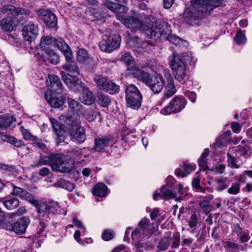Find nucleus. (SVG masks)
I'll use <instances>...</instances> for the list:
<instances>
[{
    "mask_svg": "<svg viewBox=\"0 0 252 252\" xmlns=\"http://www.w3.org/2000/svg\"><path fill=\"white\" fill-rule=\"evenodd\" d=\"M191 6L184 13L185 21L195 25L213 9L211 0H191Z\"/></svg>",
    "mask_w": 252,
    "mask_h": 252,
    "instance_id": "f257e3e1",
    "label": "nucleus"
},
{
    "mask_svg": "<svg viewBox=\"0 0 252 252\" xmlns=\"http://www.w3.org/2000/svg\"><path fill=\"white\" fill-rule=\"evenodd\" d=\"M128 10V7L118 2L116 12V18L125 26L130 29L132 32H136L145 28L144 23L137 17L123 15Z\"/></svg>",
    "mask_w": 252,
    "mask_h": 252,
    "instance_id": "f03ea898",
    "label": "nucleus"
},
{
    "mask_svg": "<svg viewBox=\"0 0 252 252\" xmlns=\"http://www.w3.org/2000/svg\"><path fill=\"white\" fill-rule=\"evenodd\" d=\"M189 57L191 58V55L187 53L180 54L173 53L170 60V65L173 74L175 79L180 82L183 81L187 75L186 61Z\"/></svg>",
    "mask_w": 252,
    "mask_h": 252,
    "instance_id": "7ed1b4c3",
    "label": "nucleus"
},
{
    "mask_svg": "<svg viewBox=\"0 0 252 252\" xmlns=\"http://www.w3.org/2000/svg\"><path fill=\"white\" fill-rule=\"evenodd\" d=\"M144 26L143 30L138 31H145L147 35L155 40H164L171 33L170 26L168 23L161 20L156 21L155 25L150 28L145 25Z\"/></svg>",
    "mask_w": 252,
    "mask_h": 252,
    "instance_id": "20e7f679",
    "label": "nucleus"
},
{
    "mask_svg": "<svg viewBox=\"0 0 252 252\" xmlns=\"http://www.w3.org/2000/svg\"><path fill=\"white\" fill-rule=\"evenodd\" d=\"M142 95L134 85L129 84L126 88V99L128 107L138 110L141 106Z\"/></svg>",
    "mask_w": 252,
    "mask_h": 252,
    "instance_id": "39448f33",
    "label": "nucleus"
},
{
    "mask_svg": "<svg viewBox=\"0 0 252 252\" xmlns=\"http://www.w3.org/2000/svg\"><path fill=\"white\" fill-rule=\"evenodd\" d=\"M30 222L31 220L28 217H23L15 222L6 220L3 227L7 230L14 232L17 235H22L26 233Z\"/></svg>",
    "mask_w": 252,
    "mask_h": 252,
    "instance_id": "423d86ee",
    "label": "nucleus"
},
{
    "mask_svg": "<svg viewBox=\"0 0 252 252\" xmlns=\"http://www.w3.org/2000/svg\"><path fill=\"white\" fill-rule=\"evenodd\" d=\"M67 156L62 154H51L50 166L53 171L62 173L69 172L71 167L66 165Z\"/></svg>",
    "mask_w": 252,
    "mask_h": 252,
    "instance_id": "0eeeda50",
    "label": "nucleus"
},
{
    "mask_svg": "<svg viewBox=\"0 0 252 252\" xmlns=\"http://www.w3.org/2000/svg\"><path fill=\"white\" fill-rule=\"evenodd\" d=\"M39 218L37 235L39 236L44 232L50 220V212L48 209L46 203H41L36 207Z\"/></svg>",
    "mask_w": 252,
    "mask_h": 252,
    "instance_id": "6e6552de",
    "label": "nucleus"
},
{
    "mask_svg": "<svg viewBox=\"0 0 252 252\" xmlns=\"http://www.w3.org/2000/svg\"><path fill=\"white\" fill-rule=\"evenodd\" d=\"M144 79L143 83L156 94H159L165 85L164 80L162 76L159 75L151 76L148 74Z\"/></svg>",
    "mask_w": 252,
    "mask_h": 252,
    "instance_id": "1a4fd4ad",
    "label": "nucleus"
},
{
    "mask_svg": "<svg viewBox=\"0 0 252 252\" xmlns=\"http://www.w3.org/2000/svg\"><path fill=\"white\" fill-rule=\"evenodd\" d=\"M186 99L183 96H176L166 105L160 113L163 115H169L172 113H178L181 111L185 106Z\"/></svg>",
    "mask_w": 252,
    "mask_h": 252,
    "instance_id": "9d476101",
    "label": "nucleus"
},
{
    "mask_svg": "<svg viewBox=\"0 0 252 252\" xmlns=\"http://www.w3.org/2000/svg\"><path fill=\"white\" fill-rule=\"evenodd\" d=\"M120 44L119 37L116 35H104L99 43L100 49L103 52H110L118 48Z\"/></svg>",
    "mask_w": 252,
    "mask_h": 252,
    "instance_id": "9b49d317",
    "label": "nucleus"
},
{
    "mask_svg": "<svg viewBox=\"0 0 252 252\" xmlns=\"http://www.w3.org/2000/svg\"><path fill=\"white\" fill-rule=\"evenodd\" d=\"M39 19L43 21L46 26L53 28L57 25L56 16L48 9L40 8L35 10Z\"/></svg>",
    "mask_w": 252,
    "mask_h": 252,
    "instance_id": "f8f14e48",
    "label": "nucleus"
},
{
    "mask_svg": "<svg viewBox=\"0 0 252 252\" xmlns=\"http://www.w3.org/2000/svg\"><path fill=\"white\" fill-rule=\"evenodd\" d=\"M150 227V220L143 218L139 222L138 228L131 233V237L135 241H141L147 238V231Z\"/></svg>",
    "mask_w": 252,
    "mask_h": 252,
    "instance_id": "ddd939ff",
    "label": "nucleus"
},
{
    "mask_svg": "<svg viewBox=\"0 0 252 252\" xmlns=\"http://www.w3.org/2000/svg\"><path fill=\"white\" fill-rule=\"evenodd\" d=\"M22 8L27 11L26 12V13L5 15L6 17L3 18L0 21V27L1 29L6 32H8L14 31L18 24V20L16 19V17L19 15L27 16L30 14V12L28 9L24 8Z\"/></svg>",
    "mask_w": 252,
    "mask_h": 252,
    "instance_id": "4468645a",
    "label": "nucleus"
},
{
    "mask_svg": "<svg viewBox=\"0 0 252 252\" xmlns=\"http://www.w3.org/2000/svg\"><path fill=\"white\" fill-rule=\"evenodd\" d=\"M38 32V25L33 23H29L24 26L22 29V34L24 38L30 43L36 38Z\"/></svg>",
    "mask_w": 252,
    "mask_h": 252,
    "instance_id": "2eb2a0df",
    "label": "nucleus"
},
{
    "mask_svg": "<svg viewBox=\"0 0 252 252\" xmlns=\"http://www.w3.org/2000/svg\"><path fill=\"white\" fill-rule=\"evenodd\" d=\"M113 143V137L108 135L94 139V146L93 149L100 153L106 152L107 148L112 146Z\"/></svg>",
    "mask_w": 252,
    "mask_h": 252,
    "instance_id": "dca6fc26",
    "label": "nucleus"
},
{
    "mask_svg": "<svg viewBox=\"0 0 252 252\" xmlns=\"http://www.w3.org/2000/svg\"><path fill=\"white\" fill-rule=\"evenodd\" d=\"M50 121L51 123L54 134L56 135L57 145H59L60 143L64 140L66 132L64 126L60 124L58 121L54 118H50Z\"/></svg>",
    "mask_w": 252,
    "mask_h": 252,
    "instance_id": "f3484780",
    "label": "nucleus"
},
{
    "mask_svg": "<svg viewBox=\"0 0 252 252\" xmlns=\"http://www.w3.org/2000/svg\"><path fill=\"white\" fill-rule=\"evenodd\" d=\"M62 79L66 85L72 89L79 90L84 87L82 81L75 76L62 74Z\"/></svg>",
    "mask_w": 252,
    "mask_h": 252,
    "instance_id": "a211bd4d",
    "label": "nucleus"
},
{
    "mask_svg": "<svg viewBox=\"0 0 252 252\" xmlns=\"http://www.w3.org/2000/svg\"><path fill=\"white\" fill-rule=\"evenodd\" d=\"M69 133L71 140L76 143H82L86 139L84 128L81 126L76 128H70Z\"/></svg>",
    "mask_w": 252,
    "mask_h": 252,
    "instance_id": "6ab92c4d",
    "label": "nucleus"
},
{
    "mask_svg": "<svg viewBox=\"0 0 252 252\" xmlns=\"http://www.w3.org/2000/svg\"><path fill=\"white\" fill-rule=\"evenodd\" d=\"M50 81L49 89L50 91L57 94H61L63 92V87L59 77L54 74L49 75Z\"/></svg>",
    "mask_w": 252,
    "mask_h": 252,
    "instance_id": "aec40b11",
    "label": "nucleus"
},
{
    "mask_svg": "<svg viewBox=\"0 0 252 252\" xmlns=\"http://www.w3.org/2000/svg\"><path fill=\"white\" fill-rule=\"evenodd\" d=\"M67 94H63L62 96L60 97H55L53 95L45 94V98H46L48 103L53 107L58 108L63 106L65 102Z\"/></svg>",
    "mask_w": 252,
    "mask_h": 252,
    "instance_id": "412c9836",
    "label": "nucleus"
},
{
    "mask_svg": "<svg viewBox=\"0 0 252 252\" xmlns=\"http://www.w3.org/2000/svg\"><path fill=\"white\" fill-rule=\"evenodd\" d=\"M65 63L62 65L63 69L71 73L79 74V68L73 58L72 54H70V55H67V56L65 57Z\"/></svg>",
    "mask_w": 252,
    "mask_h": 252,
    "instance_id": "4be33fe9",
    "label": "nucleus"
},
{
    "mask_svg": "<svg viewBox=\"0 0 252 252\" xmlns=\"http://www.w3.org/2000/svg\"><path fill=\"white\" fill-rule=\"evenodd\" d=\"M27 11L22 7H15L11 4H4L0 8V17L1 15H9L25 14Z\"/></svg>",
    "mask_w": 252,
    "mask_h": 252,
    "instance_id": "5701e85b",
    "label": "nucleus"
},
{
    "mask_svg": "<svg viewBox=\"0 0 252 252\" xmlns=\"http://www.w3.org/2000/svg\"><path fill=\"white\" fill-rule=\"evenodd\" d=\"M61 118L66 125L69 126V129L81 126L80 120L78 116L75 114H73L72 115H62Z\"/></svg>",
    "mask_w": 252,
    "mask_h": 252,
    "instance_id": "b1692460",
    "label": "nucleus"
},
{
    "mask_svg": "<svg viewBox=\"0 0 252 252\" xmlns=\"http://www.w3.org/2000/svg\"><path fill=\"white\" fill-rule=\"evenodd\" d=\"M126 72L127 75L133 76V77L141 80L142 82H144V78L145 76H146L147 75H148L149 74L148 72L142 70L138 67L133 66V65L128 66Z\"/></svg>",
    "mask_w": 252,
    "mask_h": 252,
    "instance_id": "393cba45",
    "label": "nucleus"
},
{
    "mask_svg": "<svg viewBox=\"0 0 252 252\" xmlns=\"http://www.w3.org/2000/svg\"><path fill=\"white\" fill-rule=\"evenodd\" d=\"M99 117V121L102 120L100 112L95 105H92L90 108L86 110L84 113L85 118L89 122H93L97 116Z\"/></svg>",
    "mask_w": 252,
    "mask_h": 252,
    "instance_id": "a878e982",
    "label": "nucleus"
},
{
    "mask_svg": "<svg viewBox=\"0 0 252 252\" xmlns=\"http://www.w3.org/2000/svg\"><path fill=\"white\" fill-rule=\"evenodd\" d=\"M195 169V165L194 164L188 163L184 162L183 165L178 168L175 171V174L178 176L185 177L190 174Z\"/></svg>",
    "mask_w": 252,
    "mask_h": 252,
    "instance_id": "bb28decb",
    "label": "nucleus"
},
{
    "mask_svg": "<svg viewBox=\"0 0 252 252\" xmlns=\"http://www.w3.org/2000/svg\"><path fill=\"white\" fill-rule=\"evenodd\" d=\"M176 194L172 190L167 189L165 187L162 188L159 192H156L154 196L153 199L158 200L160 198H164L165 199L175 198Z\"/></svg>",
    "mask_w": 252,
    "mask_h": 252,
    "instance_id": "cd10ccee",
    "label": "nucleus"
},
{
    "mask_svg": "<svg viewBox=\"0 0 252 252\" xmlns=\"http://www.w3.org/2000/svg\"><path fill=\"white\" fill-rule=\"evenodd\" d=\"M77 61L86 65H92L93 60L90 57L87 51L84 48L79 49L77 52Z\"/></svg>",
    "mask_w": 252,
    "mask_h": 252,
    "instance_id": "c85d7f7f",
    "label": "nucleus"
},
{
    "mask_svg": "<svg viewBox=\"0 0 252 252\" xmlns=\"http://www.w3.org/2000/svg\"><path fill=\"white\" fill-rule=\"evenodd\" d=\"M54 45L58 47L63 53L64 57L67 56V55H70V54H72L70 47L65 42L63 38H56L55 40Z\"/></svg>",
    "mask_w": 252,
    "mask_h": 252,
    "instance_id": "c756f323",
    "label": "nucleus"
},
{
    "mask_svg": "<svg viewBox=\"0 0 252 252\" xmlns=\"http://www.w3.org/2000/svg\"><path fill=\"white\" fill-rule=\"evenodd\" d=\"M82 98L83 103L86 105H91L94 100V97L92 92L86 87H82Z\"/></svg>",
    "mask_w": 252,
    "mask_h": 252,
    "instance_id": "7c9ffc66",
    "label": "nucleus"
},
{
    "mask_svg": "<svg viewBox=\"0 0 252 252\" xmlns=\"http://www.w3.org/2000/svg\"><path fill=\"white\" fill-rule=\"evenodd\" d=\"M107 187L104 183H98L94 187L93 193L96 196L103 197L107 195Z\"/></svg>",
    "mask_w": 252,
    "mask_h": 252,
    "instance_id": "2f4dec72",
    "label": "nucleus"
},
{
    "mask_svg": "<svg viewBox=\"0 0 252 252\" xmlns=\"http://www.w3.org/2000/svg\"><path fill=\"white\" fill-rule=\"evenodd\" d=\"M15 121L13 115L11 114H4L0 116V128L6 129L9 127Z\"/></svg>",
    "mask_w": 252,
    "mask_h": 252,
    "instance_id": "473e14b6",
    "label": "nucleus"
},
{
    "mask_svg": "<svg viewBox=\"0 0 252 252\" xmlns=\"http://www.w3.org/2000/svg\"><path fill=\"white\" fill-rule=\"evenodd\" d=\"M109 79L103 76L102 75H98L96 76L94 78V80L96 87L100 90L105 91Z\"/></svg>",
    "mask_w": 252,
    "mask_h": 252,
    "instance_id": "72a5a7b5",
    "label": "nucleus"
},
{
    "mask_svg": "<svg viewBox=\"0 0 252 252\" xmlns=\"http://www.w3.org/2000/svg\"><path fill=\"white\" fill-rule=\"evenodd\" d=\"M55 186L58 188H61L66 189L69 191H72L75 188V185L73 183L63 178L59 179L55 183Z\"/></svg>",
    "mask_w": 252,
    "mask_h": 252,
    "instance_id": "f704fd0d",
    "label": "nucleus"
},
{
    "mask_svg": "<svg viewBox=\"0 0 252 252\" xmlns=\"http://www.w3.org/2000/svg\"><path fill=\"white\" fill-rule=\"evenodd\" d=\"M20 203L19 199L16 197L8 198L3 202V205L6 209L12 210L17 208Z\"/></svg>",
    "mask_w": 252,
    "mask_h": 252,
    "instance_id": "c9c22d12",
    "label": "nucleus"
},
{
    "mask_svg": "<svg viewBox=\"0 0 252 252\" xmlns=\"http://www.w3.org/2000/svg\"><path fill=\"white\" fill-rule=\"evenodd\" d=\"M170 232L166 234V236L161 238L157 246L158 251H165L168 249L171 242Z\"/></svg>",
    "mask_w": 252,
    "mask_h": 252,
    "instance_id": "e433bc0d",
    "label": "nucleus"
},
{
    "mask_svg": "<svg viewBox=\"0 0 252 252\" xmlns=\"http://www.w3.org/2000/svg\"><path fill=\"white\" fill-rule=\"evenodd\" d=\"M46 58L50 63L57 64L60 62L59 56L51 49H46L45 52Z\"/></svg>",
    "mask_w": 252,
    "mask_h": 252,
    "instance_id": "4c0bfd02",
    "label": "nucleus"
},
{
    "mask_svg": "<svg viewBox=\"0 0 252 252\" xmlns=\"http://www.w3.org/2000/svg\"><path fill=\"white\" fill-rule=\"evenodd\" d=\"M229 186L227 178H220L215 181V189L218 191H222L227 189Z\"/></svg>",
    "mask_w": 252,
    "mask_h": 252,
    "instance_id": "58836bf2",
    "label": "nucleus"
},
{
    "mask_svg": "<svg viewBox=\"0 0 252 252\" xmlns=\"http://www.w3.org/2000/svg\"><path fill=\"white\" fill-rule=\"evenodd\" d=\"M55 39L56 38L50 36L42 37L41 39L40 46L43 50L45 52L46 49H50L47 46H54Z\"/></svg>",
    "mask_w": 252,
    "mask_h": 252,
    "instance_id": "ea45409f",
    "label": "nucleus"
},
{
    "mask_svg": "<svg viewBox=\"0 0 252 252\" xmlns=\"http://www.w3.org/2000/svg\"><path fill=\"white\" fill-rule=\"evenodd\" d=\"M138 241H136L137 243L135 245L136 247V252H143L144 251H149L154 249V246L152 244H148L145 243H140Z\"/></svg>",
    "mask_w": 252,
    "mask_h": 252,
    "instance_id": "a19ab883",
    "label": "nucleus"
},
{
    "mask_svg": "<svg viewBox=\"0 0 252 252\" xmlns=\"http://www.w3.org/2000/svg\"><path fill=\"white\" fill-rule=\"evenodd\" d=\"M119 86L109 79L104 91L111 94H115L119 93Z\"/></svg>",
    "mask_w": 252,
    "mask_h": 252,
    "instance_id": "79ce46f5",
    "label": "nucleus"
},
{
    "mask_svg": "<svg viewBox=\"0 0 252 252\" xmlns=\"http://www.w3.org/2000/svg\"><path fill=\"white\" fill-rule=\"evenodd\" d=\"M97 102L102 107H106L110 104L111 99L107 95L100 94L97 95Z\"/></svg>",
    "mask_w": 252,
    "mask_h": 252,
    "instance_id": "37998d69",
    "label": "nucleus"
},
{
    "mask_svg": "<svg viewBox=\"0 0 252 252\" xmlns=\"http://www.w3.org/2000/svg\"><path fill=\"white\" fill-rule=\"evenodd\" d=\"M171 242V248L178 249L180 244V235L178 232L174 233L172 237L170 236Z\"/></svg>",
    "mask_w": 252,
    "mask_h": 252,
    "instance_id": "c03bdc74",
    "label": "nucleus"
},
{
    "mask_svg": "<svg viewBox=\"0 0 252 252\" xmlns=\"http://www.w3.org/2000/svg\"><path fill=\"white\" fill-rule=\"evenodd\" d=\"M48 209L50 213L53 214H59L61 213V210L57 202L52 201L49 204H46Z\"/></svg>",
    "mask_w": 252,
    "mask_h": 252,
    "instance_id": "a18cd8bd",
    "label": "nucleus"
},
{
    "mask_svg": "<svg viewBox=\"0 0 252 252\" xmlns=\"http://www.w3.org/2000/svg\"><path fill=\"white\" fill-rule=\"evenodd\" d=\"M13 187L12 191L11 193L15 196H18L21 199H23L25 195L27 194V191L18 187H16L14 185H12Z\"/></svg>",
    "mask_w": 252,
    "mask_h": 252,
    "instance_id": "49530a36",
    "label": "nucleus"
},
{
    "mask_svg": "<svg viewBox=\"0 0 252 252\" xmlns=\"http://www.w3.org/2000/svg\"><path fill=\"white\" fill-rule=\"evenodd\" d=\"M164 40H167L175 45L182 44L184 42H185V40H182L179 36L175 34H171V33L168 35L167 38H165Z\"/></svg>",
    "mask_w": 252,
    "mask_h": 252,
    "instance_id": "de8ad7c7",
    "label": "nucleus"
},
{
    "mask_svg": "<svg viewBox=\"0 0 252 252\" xmlns=\"http://www.w3.org/2000/svg\"><path fill=\"white\" fill-rule=\"evenodd\" d=\"M23 199L26 200L32 205L37 207L41 203L36 200L35 197L31 193L27 192V194L25 195Z\"/></svg>",
    "mask_w": 252,
    "mask_h": 252,
    "instance_id": "09e8293b",
    "label": "nucleus"
},
{
    "mask_svg": "<svg viewBox=\"0 0 252 252\" xmlns=\"http://www.w3.org/2000/svg\"><path fill=\"white\" fill-rule=\"evenodd\" d=\"M50 154L48 156H41L37 163L33 166L38 167L43 165H50Z\"/></svg>",
    "mask_w": 252,
    "mask_h": 252,
    "instance_id": "8fccbe9b",
    "label": "nucleus"
},
{
    "mask_svg": "<svg viewBox=\"0 0 252 252\" xmlns=\"http://www.w3.org/2000/svg\"><path fill=\"white\" fill-rule=\"evenodd\" d=\"M232 151H233V149H229L227 154L228 164H230L233 168H239L240 165L236 164V158L230 155V152Z\"/></svg>",
    "mask_w": 252,
    "mask_h": 252,
    "instance_id": "3c124183",
    "label": "nucleus"
},
{
    "mask_svg": "<svg viewBox=\"0 0 252 252\" xmlns=\"http://www.w3.org/2000/svg\"><path fill=\"white\" fill-rule=\"evenodd\" d=\"M192 186L193 188L196 189V191L204 192H205L206 189H209V188H204L200 186V178L199 177H196L192 181Z\"/></svg>",
    "mask_w": 252,
    "mask_h": 252,
    "instance_id": "603ef678",
    "label": "nucleus"
},
{
    "mask_svg": "<svg viewBox=\"0 0 252 252\" xmlns=\"http://www.w3.org/2000/svg\"><path fill=\"white\" fill-rule=\"evenodd\" d=\"M121 61L127 64L128 66L133 65L134 61L131 56L128 53H125L122 55Z\"/></svg>",
    "mask_w": 252,
    "mask_h": 252,
    "instance_id": "864d4df0",
    "label": "nucleus"
},
{
    "mask_svg": "<svg viewBox=\"0 0 252 252\" xmlns=\"http://www.w3.org/2000/svg\"><path fill=\"white\" fill-rule=\"evenodd\" d=\"M67 103L69 107L74 111L79 110L80 108L82 106L79 102L73 99L71 97H67Z\"/></svg>",
    "mask_w": 252,
    "mask_h": 252,
    "instance_id": "5fc2aeb1",
    "label": "nucleus"
},
{
    "mask_svg": "<svg viewBox=\"0 0 252 252\" xmlns=\"http://www.w3.org/2000/svg\"><path fill=\"white\" fill-rule=\"evenodd\" d=\"M234 40L238 44H244L246 42L245 34L241 31L237 32Z\"/></svg>",
    "mask_w": 252,
    "mask_h": 252,
    "instance_id": "6e6d98bb",
    "label": "nucleus"
},
{
    "mask_svg": "<svg viewBox=\"0 0 252 252\" xmlns=\"http://www.w3.org/2000/svg\"><path fill=\"white\" fill-rule=\"evenodd\" d=\"M118 3L109 0H104L103 1V5L113 12H116Z\"/></svg>",
    "mask_w": 252,
    "mask_h": 252,
    "instance_id": "4d7b16f0",
    "label": "nucleus"
},
{
    "mask_svg": "<svg viewBox=\"0 0 252 252\" xmlns=\"http://www.w3.org/2000/svg\"><path fill=\"white\" fill-rule=\"evenodd\" d=\"M224 247L231 249L233 252H238L239 250V246L237 243L233 242L226 241L224 242Z\"/></svg>",
    "mask_w": 252,
    "mask_h": 252,
    "instance_id": "13d9d810",
    "label": "nucleus"
},
{
    "mask_svg": "<svg viewBox=\"0 0 252 252\" xmlns=\"http://www.w3.org/2000/svg\"><path fill=\"white\" fill-rule=\"evenodd\" d=\"M189 225L190 228H195L198 224L197 216L195 213L192 214L189 220Z\"/></svg>",
    "mask_w": 252,
    "mask_h": 252,
    "instance_id": "bf43d9fd",
    "label": "nucleus"
},
{
    "mask_svg": "<svg viewBox=\"0 0 252 252\" xmlns=\"http://www.w3.org/2000/svg\"><path fill=\"white\" fill-rule=\"evenodd\" d=\"M240 188L239 184L236 183L232 185L227 189L228 193L232 195H236L240 192Z\"/></svg>",
    "mask_w": 252,
    "mask_h": 252,
    "instance_id": "052dcab7",
    "label": "nucleus"
},
{
    "mask_svg": "<svg viewBox=\"0 0 252 252\" xmlns=\"http://www.w3.org/2000/svg\"><path fill=\"white\" fill-rule=\"evenodd\" d=\"M10 144L17 148H21L25 146V144L22 140L17 139L13 136L11 138Z\"/></svg>",
    "mask_w": 252,
    "mask_h": 252,
    "instance_id": "680f3d73",
    "label": "nucleus"
},
{
    "mask_svg": "<svg viewBox=\"0 0 252 252\" xmlns=\"http://www.w3.org/2000/svg\"><path fill=\"white\" fill-rule=\"evenodd\" d=\"M176 92V89H168L167 91L165 94L164 96L161 99L159 104L161 105L162 103L167 98L171 97Z\"/></svg>",
    "mask_w": 252,
    "mask_h": 252,
    "instance_id": "e2e57ef3",
    "label": "nucleus"
},
{
    "mask_svg": "<svg viewBox=\"0 0 252 252\" xmlns=\"http://www.w3.org/2000/svg\"><path fill=\"white\" fill-rule=\"evenodd\" d=\"M22 131V134L26 140L31 141L35 140L36 136L32 134L27 129L23 128Z\"/></svg>",
    "mask_w": 252,
    "mask_h": 252,
    "instance_id": "0e129e2a",
    "label": "nucleus"
},
{
    "mask_svg": "<svg viewBox=\"0 0 252 252\" xmlns=\"http://www.w3.org/2000/svg\"><path fill=\"white\" fill-rule=\"evenodd\" d=\"M200 206L201 207L206 215H208L212 210V206L206 202H201L200 203Z\"/></svg>",
    "mask_w": 252,
    "mask_h": 252,
    "instance_id": "69168bd1",
    "label": "nucleus"
},
{
    "mask_svg": "<svg viewBox=\"0 0 252 252\" xmlns=\"http://www.w3.org/2000/svg\"><path fill=\"white\" fill-rule=\"evenodd\" d=\"M26 211V208L24 206H20L18 208L15 212L10 214V217L13 218L16 216H20L24 214Z\"/></svg>",
    "mask_w": 252,
    "mask_h": 252,
    "instance_id": "338daca9",
    "label": "nucleus"
},
{
    "mask_svg": "<svg viewBox=\"0 0 252 252\" xmlns=\"http://www.w3.org/2000/svg\"><path fill=\"white\" fill-rule=\"evenodd\" d=\"M113 237V233L109 230H105L102 234V238L105 241H109L112 239Z\"/></svg>",
    "mask_w": 252,
    "mask_h": 252,
    "instance_id": "774afa93",
    "label": "nucleus"
}]
</instances>
